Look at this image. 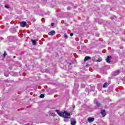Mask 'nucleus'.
I'll return each instance as SVG.
<instances>
[{
  "instance_id": "obj_1",
  "label": "nucleus",
  "mask_w": 125,
  "mask_h": 125,
  "mask_svg": "<svg viewBox=\"0 0 125 125\" xmlns=\"http://www.w3.org/2000/svg\"><path fill=\"white\" fill-rule=\"evenodd\" d=\"M56 112L59 114V116H60V117H62V118H64V122L66 123H68V122H69V119H70L71 117V113H68L66 111L61 112L59 110H56Z\"/></svg>"
},
{
  "instance_id": "obj_2",
  "label": "nucleus",
  "mask_w": 125,
  "mask_h": 125,
  "mask_svg": "<svg viewBox=\"0 0 125 125\" xmlns=\"http://www.w3.org/2000/svg\"><path fill=\"white\" fill-rule=\"evenodd\" d=\"M77 122H76V119L74 118H72L71 121V125H76V124Z\"/></svg>"
},
{
  "instance_id": "obj_3",
  "label": "nucleus",
  "mask_w": 125,
  "mask_h": 125,
  "mask_svg": "<svg viewBox=\"0 0 125 125\" xmlns=\"http://www.w3.org/2000/svg\"><path fill=\"white\" fill-rule=\"evenodd\" d=\"M101 114L102 115L103 117H105V116H106V111L104 109L102 110Z\"/></svg>"
},
{
  "instance_id": "obj_4",
  "label": "nucleus",
  "mask_w": 125,
  "mask_h": 125,
  "mask_svg": "<svg viewBox=\"0 0 125 125\" xmlns=\"http://www.w3.org/2000/svg\"><path fill=\"white\" fill-rule=\"evenodd\" d=\"M21 27H25L27 25V22L25 21H21L20 23Z\"/></svg>"
},
{
  "instance_id": "obj_5",
  "label": "nucleus",
  "mask_w": 125,
  "mask_h": 125,
  "mask_svg": "<svg viewBox=\"0 0 125 125\" xmlns=\"http://www.w3.org/2000/svg\"><path fill=\"white\" fill-rule=\"evenodd\" d=\"M94 102L97 104V105L95 106V108H97V107H100V106H101V104H99V103L97 102V100L95 99Z\"/></svg>"
},
{
  "instance_id": "obj_6",
  "label": "nucleus",
  "mask_w": 125,
  "mask_h": 125,
  "mask_svg": "<svg viewBox=\"0 0 125 125\" xmlns=\"http://www.w3.org/2000/svg\"><path fill=\"white\" fill-rule=\"evenodd\" d=\"M49 36H54L55 35V31L54 30H52L48 33Z\"/></svg>"
},
{
  "instance_id": "obj_7",
  "label": "nucleus",
  "mask_w": 125,
  "mask_h": 125,
  "mask_svg": "<svg viewBox=\"0 0 125 125\" xmlns=\"http://www.w3.org/2000/svg\"><path fill=\"white\" fill-rule=\"evenodd\" d=\"M87 121L89 123H92V122L94 121V118H89Z\"/></svg>"
},
{
  "instance_id": "obj_8",
  "label": "nucleus",
  "mask_w": 125,
  "mask_h": 125,
  "mask_svg": "<svg viewBox=\"0 0 125 125\" xmlns=\"http://www.w3.org/2000/svg\"><path fill=\"white\" fill-rule=\"evenodd\" d=\"M111 56H107V58L105 59L107 63H110V59H111Z\"/></svg>"
},
{
  "instance_id": "obj_9",
  "label": "nucleus",
  "mask_w": 125,
  "mask_h": 125,
  "mask_svg": "<svg viewBox=\"0 0 125 125\" xmlns=\"http://www.w3.org/2000/svg\"><path fill=\"white\" fill-rule=\"evenodd\" d=\"M120 74V70H117L116 71H115L113 73L114 76H118Z\"/></svg>"
},
{
  "instance_id": "obj_10",
  "label": "nucleus",
  "mask_w": 125,
  "mask_h": 125,
  "mask_svg": "<svg viewBox=\"0 0 125 125\" xmlns=\"http://www.w3.org/2000/svg\"><path fill=\"white\" fill-rule=\"evenodd\" d=\"M108 85H109V83H107V82H105L104 84V85L103 86V87H104V88L107 87V86H108Z\"/></svg>"
},
{
  "instance_id": "obj_11",
  "label": "nucleus",
  "mask_w": 125,
  "mask_h": 125,
  "mask_svg": "<svg viewBox=\"0 0 125 125\" xmlns=\"http://www.w3.org/2000/svg\"><path fill=\"white\" fill-rule=\"evenodd\" d=\"M89 59H91V58L90 57L86 56L84 58V61H86V60H89Z\"/></svg>"
},
{
  "instance_id": "obj_12",
  "label": "nucleus",
  "mask_w": 125,
  "mask_h": 125,
  "mask_svg": "<svg viewBox=\"0 0 125 125\" xmlns=\"http://www.w3.org/2000/svg\"><path fill=\"white\" fill-rule=\"evenodd\" d=\"M32 42L33 45H36V44H37V42H36V40H32Z\"/></svg>"
},
{
  "instance_id": "obj_13",
  "label": "nucleus",
  "mask_w": 125,
  "mask_h": 125,
  "mask_svg": "<svg viewBox=\"0 0 125 125\" xmlns=\"http://www.w3.org/2000/svg\"><path fill=\"white\" fill-rule=\"evenodd\" d=\"M102 61V59L101 58H99L98 60H96V62H101Z\"/></svg>"
},
{
  "instance_id": "obj_14",
  "label": "nucleus",
  "mask_w": 125,
  "mask_h": 125,
  "mask_svg": "<svg viewBox=\"0 0 125 125\" xmlns=\"http://www.w3.org/2000/svg\"><path fill=\"white\" fill-rule=\"evenodd\" d=\"M111 19L112 20H116V19H117V17L114 16H113V17H111Z\"/></svg>"
},
{
  "instance_id": "obj_15",
  "label": "nucleus",
  "mask_w": 125,
  "mask_h": 125,
  "mask_svg": "<svg viewBox=\"0 0 125 125\" xmlns=\"http://www.w3.org/2000/svg\"><path fill=\"white\" fill-rule=\"evenodd\" d=\"M96 57H97L96 56L93 57L92 60H93V61H96V60H95V58H96Z\"/></svg>"
},
{
  "instance_id": "obj_16",
  "label": "nucleus",
  "mask_w": 125,
  "mask_h": 125,
  "mask_svg": "<svg viewBox=\"0 0 125 125\" xmlns=\"http://www.w3.org/2000/svg\"><path fill=\"white\" fill-rule=\"evenodd\" d=\"M43 97H44V95L43 94H42L41 95H40V98H43Z\"/></svg>"
},
{
  "instance_id": "obj_17",
  "label": "nucleus",
  "mask_w": 125,
  "mask_h": 125,
  "mask_svg": "<svg viewBox=\"0 0 125 125\" xmlns=\"http://www.w3.org/2000/svg\"><path fill=\"white\" fill-rule=\"evenodd\" d=\"M7 55V54L6 53V52H4V53L3 54V58H5V56H6Z\"/></svg>"
},
{
  "instance_id": "obj_18",
  "label": "nucleus",
  "mask_w": 125,
  "mask_h": 125,
  "mask_svg": "<svg viewBox=\"0 0 125 125\" xmlns=\"http://www.w3.org/2000/svg\"><path fill=\"white\" fill-rule=\"evenodd\" d=\"M5 7H6V8H9V5H5Z\"/></svg>"
},
{
  "instance_id": "obj_19",
  "label": "nucleus",
  "mask_w": 125,
  "mask_h": 125,
  "mask_svg": "<svg viewBox=\"0 0 125 125\" xmlns=\"http://www.w3.org/2000/svg\"><path fill=\"white\" fill-rule=\"evenodd\" d=\"M64 37L65 39H68V36H67L66 34H64Z\"/></svg>"
},
{
  "instance_id": "obj_20",
  "label": "nucleus",
  "mask_w": 125,
  "mask_h": 125,
  "mask_svg": "<svg viewBox=\"0 0 125 125\" xmlns=\"http://www.w3.org/2000/svg\"><path fill=\"white\" fill-rule=\"evenodd\" d=\"M70 36L71 37H73V36H74V34H73V33H70Z\"/></svg>"
},
{
  "instance_id": "obj_21",
  "label": "nucleus",
  "mask_w": 125,
  "mask_h": 125,
  "mask_svg": "<svg viewBox=\"0 0 125 125\" xmlns=\"http://www.w3.org/2000/svg\"><path fill=\"white\" fill-rule=\"evenodd\" d=\"M67 9V10H69V9H71V7H68Z\"/></svg>"
},
{
  "instance_id": "obj_22",
  "label": "nucleus",
  "mask_w": 125,
  "mask_h": 125,
  "mask_svg": "<svg viewBox=\"0 0 125 125\" xmlns=\"http://www.w3.org/2000/svg\"><path fill=\"white\" fill-rule=\"evenodd\" d=\"M4 76H5V77H8V74H4Z\"/></svg>"
},
{
  "instance_id": "obj_23",
  "label": "nucleus",
  "mask_w": 125,
  "mask_h": 125,
  "mask_svg": "<svg viewBox=\"0 0 125 125\" xmlns=\"http://www.w3.org/2000/svg\"><path fill=\"white\" fill-rule=\"evenodd\" d=\"M51 25H52V27H53V26H54V23H52L51 24Z\"/></svg>"
},
{
  "instance_id": "obj_24",
  "label": "nucleus",
  "mask_w": 125,
  "mask_h": 125,
  "mask_svg": "<svg viewBox=\"0 0 125 125\" xmlns=\"http://www.w3.org/2000/svg\"><path fill=\"white\" fill-rule=\"evenodd\" d=\"M26 125H31L30 124H27Z\"/></svg>"
},
{
  "instance_id": "obj_25",
  "label": "nucleus",
  "mask_w": 125,
  "mask_h": 125,
  "mask_svg": "<svg viewBox=\"0 0 125 125\" xmlns=\"http://www.w3.org/2000/svg\"><path fill=\"white\" fill-rule=\"evenodd\" d=\"M15 57H16L15 56H14L13 57V58H15Z\"/></svg>"
}]
</instances>
